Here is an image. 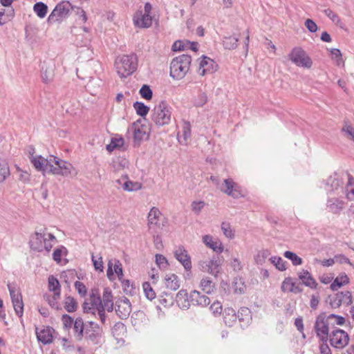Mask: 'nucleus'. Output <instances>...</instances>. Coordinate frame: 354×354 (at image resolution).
Instances as JSON below:
<instances>
[{
    "label": "nucleus",
    "mask_w": 354,
    "mask_h": 354,
    "mask_svg": "<svg viewBox=\"0 0 354 354\" xmlns=\"http://www.w3.org/2000/svg\"><path fill=\"white\" fill-rule=\"evenodd\" d=\"M174 254L177 261H178L186 271L190 272L192 268L191 257L187 250L183 245L176 247L174 251Z\"/></svg>",
    "instance_id": "16"
},
{
    "label": "nucleus",
    "mask_w": 354,
    "mask_h": 354,
    "mask_svg": "<svg viewBox=\"0 0 354 354\" xmlns=\"http://www.w3.org/2000/svg\"><path fill=\"white\" fill-rule=\"evenodd\" d=\"M271 252L268 249H262L259 250L254 255V261L257 265L263 266L267 259H270Z\"/></svg>",
    "instance_id": "40"
},
{
    "label": "nucleus",
    "mask_w": 354,
    "mask_h": 354,
    "mask_svg": "<svg viewBox=\"0 0 354 354\" xmlns=\"http://www.w3.org/2000/svg\"><path fill=\"white\" fill-rule=\"evenodd\" d=\"M57 243L56 237L45 229L35 231L29 239V245L32 250L48 254L53 246Z\"/></svg>",
    "instance_id": "1"
},
{
    "label": "nucleus",
    "mask_w": 354,
    "mask_h": 354,
    "mask_svg": "<svg viewBox=\"0 0 354 354\" xmlns=\"http://www.w3.org/2000/svg\"><path fill=\"white\" fill-rule=\"evenodd\" d=\"M44 297L45 300L47 301L48 304L52 308H55V309H59V306L58 300L59 299V298L55 297V293H53V295L52 296L49 295L48 294H46L44 296Z\"/></svg>",
    "instance_id": "60"
},
{
    "label": "nucleus",
    "mask_w": 354,
    "mask_h": 354,
    "mask_svg": "<svg viewBox=\"0 0 354 354\" xmlns=\"http://www.w3.org/2000/svg\"><path fill=\"white\" fill-rule=\"evenodd\" d=\"M270 262L275 266V268L280 270L284 271L286 270V262L280 257H271L270 258Z\"/></svg>",
    "instance_id": "55"
},
{
    "label": "nucleus",
    "mask_w": 354,
    "mask_h": 354,
    "mask_svg": "<svg viewBox=\"0 0 354 354\" xmlns=\"http://www.w3.org/2000/svg\"><path fill=\"white\" fill-rule=\"evenodd\" d=\"M133 107L136 113L141 117L147 116L149 111V107L145 105L143 102H136L133 103Z\"/></svg>",
    "instance_id": "47"
},
{
    "label": "nucleus",
    "mask_w": 354,
    "mask_h": 354,
    "mask_svg": "<svg viewBox=\"0 0 354 354\" xmlns=\"http://www.w3.org/2000/svg\"><path fill=\"white\" fill-rule=\"evenodd\" d=\"M102 309L103 312L105 313V310L108 312H111L113 309V296L111 294V291L109 288H104L102 296Z\"/></svg>",
    "instance_id": "33"
},
{
    "label": "nucleus",
    "mask_w": 354,
    "mask_h": 354,
    "mask_svg": "<svg viewBox=\"0 0 354 354\" xmlns=\"http://www.w3.org/2000/svg\"><path fill=\"white\" fill-rule=\"evenodd\" d=\"M205 205V203L203 201H194L191 204V209L194 214L198 215L201 213Z\"/></svg>",
    "instance_id": "61"
},
{
    "label": "nucleus",
    "mask_w": 354,
    "mask_h": 354,
    "mask_svg": "<svg viewBox=\"0 0 354 354\" xmlns=\"http://www.w3.org/2000/svg\"><path fill=\"white\" fill-rule=\"evenodd\" d=\"M116 306L117 315L122 319H127L131 312V305L129 300L127 298L122 299L117 301Z\"/></svg>",
    "instance_id": "25"
},
{
    "label": "nucleus",
    "mask_w": 354,
    "mask_h": 354,
    "mask_svg": "<svg viewBox=\"0 0 354 354\" xmlns=\"http://www.w3.org/2000/svg\"><path fill=\"white\" fill-rule=\"evenodd\" d=\"M48 288L49 291L55 293V297L60 298V284L57 279L53 275L49 276L48 279Z\"/></svg>",
    "instance_id": "37"
},
{
    "label": "nucleus",
    "mask_w": 354,
    "mask_h": 354,
    "mask_svg": "<svg viewBox=\"0 0 354 354\" xmlns=\"http://www.w3.org/2000/svg\"><path fill=\"white\" fill-rule=\"evenodd\" d=\"M189 298L190 301L194 306L205 307L210 303L209 298L205 295H202L198 290L192 291L189 295Z\"/></svg>",
    "instance_id": "26"
},
{
    "label": "nucleus",
    "mask_w": 354,
    "mask_h": 354,
    "mask_svg": "<svg viewBox=\"0 0 354 354\" xmlns=\"http://www.w3.org/2000/svg\"><path fill=\"white\" fill-rule=\"evenodd\" d=\"M326 207L329 212L333 214H339L344 208V202L337 198H328Z\"/></svg>",
    "instance_id": "31"
},
{
    "label": "nucleus",
    "mask_w": 354,
    "mask_h": 354,
    "mask_svg": "<svg viewBox=\"0 0 354 354\" xmlns=\"http://www.w3.org/2000/svg\"><path fill=\"white\" fill-rule=\"evenodd\" d=\"M172 108L165 101L156 104L151 113V120L157 126H164L169 124L171 118Z\"/></svg>",
    "instance_id": "4"
},
{
    "label": "nucleus",
    "mask_w": 354,
    "mask_h": 354,
    "mask_svg": "<svg viewBox=\"0 0 354 354\" xmlns=\"http://www.w3.org/2000/svg\"><path fill=\"white\" fill-rule=\"evenodd\" d=\"M155 261L157 266L162 270H165L169 267V263L167 258L160 254H156Z\"/></svg>",
    "instance_id": "52"
},
{
    "label": "nucleus",
    "mask_w": 354,
    "mask_h": 354,
    "mask_svg": "<svg viewBox=\"0 0 354 354\" xmlns=\"http://www.w3.org/2000/svg\"><path fill=\"white\" fill-rule=\"evenodd\" d=\"M328 340L333 348L343 349L348 344L350 337L346 331L337 328L331 331Z\"/></svg>",
    "instance_id": "11"
},
{
    "label": "nucleus",
    "mask_w": 354,
    "mask_h": 354,
    "mask_svg": "<svg viewBox=\"0 0 354 354\" xmlns=\"http://www.w3.org/2000/svg\"><path fill=\"white\" fill-rule=\"evenodd\" d=\"M239 39L234 37H224L223 39V46L225 49H234L238 46Z\"/></svg>",
    "instance_id": "49"
},
{
    "label": "nucleus",
    "mask_w": 354,
    "mask_h": 354,
    "mask_svg": "<svg viewBox=\"0 0 354 354\" xmlns=\"http://www.w3.org/2000/svg\"><path fill=\"white\" fill-rule=\"evenodd\" d=\"M288 59L298 67L310 68L313 60L307 53L301 47H295L289 53Z\"/></svg>",
    "instance_id": "6"
},
{
    "label": "nucleus",
    "mask_w": 354,
    "mask_h": 354,
    "mask_svg": "<svg viewBox=\"0 0 354 354\" xmlns=\"http://www.w3.org/2000/svg\"><path fill=\"white\" fill-rule=\"evenodd\" d=\"M162 219V213L158 207H153L147 215V225L149 231L156 232L160 227V221Z\"/></svg>",
    "instance_id": "17"
},
{
    "label": "nucleus",
    "mask_w": 354,
    "mask_h": 354,
    "mask_svg": "<svg viewBox=\"0 0 354 354\" xmlns=\"http://www.w3.org/2000/svg\"><path fill=\"white\" fill-rule=\"evenodd\" d=\"M152 6L150 3L145 4L143 10H138L133 16L134 25L139 28H149L152 24V17L151 15Z\"/></svg>",
    "instance_id": "9"
},
{
    "label": "nucleus",
    "mask_w": 354,
    "mask_h": 354,
    "mask_svg": "<svg viewBox=\"0 0 354 354\" xmlns=\"http://www.w3.org/2000/svg\"><path fill=\"white\" fill-rule=\"evenodd\" d=\"M326 185L330 187L328 191H335L342 185V181L337 174H335L327 179Z\"/></svg>",
    "instance_id": "44"
},
{
    "label": "nucleus",
    "mask_w": 354,
    "mask_h": 354,
    "mask_svg": "<svg viewBox=\"0 0 354 354\" xmlns=\"http://www.w3.org/2000/svg\"><path fill=\"white\" fill-rule=\"evenodd\" d=\"M342 131L345 133L347 137L354 140V128L348 122L344 123Z\"/></svg>",
    "instance_id": "64"
},
{
    "label": "nucleus",
    "mask_w": 354,
    "mask_h": 354,
    "mask_svg": "<svg viewBox=\"0 0 354 354\" xmlns=\"http://www.w3.org/2000/svg\"><path fill=\"white\" fill-rule=\"evenodd\" d=\"M199 268L203 272H207L214 277L219 273L221 266L220 260L216 257H213L209 260H201L198 263Z\"/></svg>",
    "instance_id": "15"
},
{
    "label": "nucleus",
    "mask_w": 354,
    "mask_h": 354,
    "mask_svg": "<svg viewBox=\"0 0 354 354\" xmlns=\"http://www.w3.org/2000/svg\"><path fill=\"white\" fill-rule=\"evenodd\" d=\"M52 162L50 167V174L67 176L73 173L74 167L70 162L62 160L55 156H50Z\"/></svg>",
    "instance_id": "7"
},
{
    "label": "nucleus",
    "mask_w": 354,
    "mask_h": 354,
    "mask_svg": "<svg viewBox=\"0 0 354 354\" xmlns=\"http://www.w3.org/2000/svg\"><path fill=\"white\" fill-rule=\"evenodd\" d=\"M196 107H202L208 101V97L207 93L202 91L201 89L198 90L197 95H194L192 100Z\"/></svg>",
    "instance_id": "41"
},
{
    "label": "nucleus",
    "mask_w": 354,
    "mask_h": 354,
    "mask_svg": "<svg viewBox=\"0 0 354 354\" xmlns=\"http://www.w3.org/2000/svg\"><path fill=\"white\" fill-rule=\"evenodd\" d=\"M62 321L65 329L71 328L75 322L70 315L66 314L62 315Z\"/></svg>",
    "instance_id": "63"
},
{
    "label": "nucleus",
    "mask_w": 354,
    "mask_h": 354,
    "mask_svg": "<svg viewBox=\"0 0 354 354\" xmlns=\"http://www.w3.org/2000/svg\"><path fill=\"white\" fill-rule=\"evenodd\" d=\"M202 239L203 243L214 252L219 254L223 252L224 247L219 239L214 238L211 235H204Z\"/></svg>",
    "instance_id": "22"
},
{
    "label": "nucleus",
    "mask_w": 354,
    "mask_h": 354,
    "mask_svg": "<svg viewBox=\"0 0 354 354\" xmlns=\"http://www.w3.org/2000/svg\"><path fill=\"white\" fill-rule=\"evenodd\" d=\"M164 284L167 289L176 291L180 286V280L176 274L168 273L164 277Z\"/></svg>",
    "instance_id": "29"
},
{
    "label": "nucleus",
    "mask_w": 354,
    "mask_h": 354,
    "mask_svg": "<svg viewBox=\"0 0 354 354\" xmlns=\"http://www.w3.org/2000/svg\"><path fill=\"white\" fill-rule=\"evenodd\" d=\"M221 227L225 237L230 239H233L235 237V231L228 222H223Z\"/></svg>",
    "instance_id": "51"
},
{
    "label": "nucleus",
    "mask_w": 354,
    "mask_h": 354,
    "mask_svg": "<svg viewBox=\"0 0 354 354\" xmlns=\"http://www.w3.org/2000/svg\"><path fill=\"white\" fill-rule=\"evenodd\" d=\"M142 288L145 295L148 299L152 300L156 297V293L149 282L143 283Z\"/></svg>",
    "instance_id": "58"
},
{
    "label": "nucleus",
    "mask_w": 354,
    "mask_h": 354,
    "mask_svg": "<svg viewBox=\"0 0 354 354\" xmlns=\"http://www.w3.org/2000/svg\"><path fill=\"white\" fill-rule=\"evenodd\" d=\"M75 335L78 339L83 337L84 324L82 318H77L73 325Z\"/></svg>",
    "instance_id": "43"
},
{
    "label": "nucleus",
    "mask_w": 354,
    "mask_h": 354,
    "mask_svg": "<svg viewBox=\"0 0 354 354\" xmlns=\"http://www.w3.org/2000/svg\"><path fill=\"white\" fill-rule=\"evenodd\" d=\"M130 130L132 131L135 144H140L141 141L147 140L149 137L148 127L142 124L140 120L133 123Z\"/></svg>",
    "instance_id": "14"
},
{
    "label": "nucleus",
    "mask_w": 354,
    "mask_h": 354,
    "mask_svg": "<svg viewBox=\"0 0 354 354\" xmlns=\"http://www.w3.org/2000/svg\"><path fill=\"white\" fill-rule=\"evenodd\" d=\"M30 158L32 164L37 171L50 174V167L52 163L50 161V156L47 158H44L39 155H31Z\"/></svg>",
    "instance_id": "19"
},
{
    "label": "nucleus",
    "mask_w": 354,
    "mask_h": 354,
    "mask_svg": "<svg viewBox=\"0 0 354 354\" xmlns=\"http://www.w3.org/2000/svg\"><path fill=\"white\" fill-rule=\"evenodd\" d=\"M141 97L147 100L152 98L153 92L150 87L147 85H143L139 91Z\"/></svg>",
    "instance_id": "62"
},
{
    "label": "nucleus",
    "mask_w": 354,
    "mask_h": 354,
    "mask_svg": "<svg viewBox=\"0 0 354 354\" xmlns=\"http://www.w3.org/2000/svg\"><path fill=\"white\" fill-rule=\"evenodd\" d=\"M82 307L84 313L93 315L97 313L102 323L104 324L105 322L106 316L105 313L103 312L102 302L97 294L92 292L89 298L84 301Z\"/></svg>",
    "instance_id": "5"
},
{
    "label": "nucleus",
    "mask_w": 354,
    "mask_h": 354,
    "mask_svg": "<svg viewBox=\"0 0 354 354\" xmlns=\"http://www.w3.org/2000/svg\"><path fill=\"white\" fill-rule=\"evenodd\" d=\"M124 144L123 138L120 135H115L111 140V142L106 145V149L108 151L112 152L115 149H120Z\"/></svg>",
    "instance_id": "38"
},
{
    "label": "nucleus",
    "mask_w": 354,
    "mask_h": 354,
    "mask_svg": "<svg viewBox=\"0 0 354 354\" xmlns=\"http://www.w3.org/2000/svg\"><path fill=\"white\" fill-rule=\"evenodd\" d=\"M191 62V56L185 54L174 58L170 64L171 77L176 80L183 78L189 69Z\"/></svg>",
    "instance_id": "3"
},
{
    "label": "nucleus",
    "mask_w": 354,
    "mask_h": 354,
    "mask_svg": "<svg viewBox=\"0 0 354 354\" xmlns=\"http://www.w3.org/2000/svg\"><path fill=\"white\" fill-rule=\"evenodd\" d=\"M64 306L68 313H73L77 309V303L72 297H66L64 299Z\"/></svg>",
    "instance_id": "48"
},
{
    "label": "nucleus",
    "mask_w": 354,
    "mask_h": 354,
    "mask_svg": "<svg viewBox=\"0 0 354 354\" xmlns=\"http://www.w3.org/2000/svg\"><path fill=\"white\" fill-rule=\"evenodd\" d=\"M298 277L306 286L309 287L311 289L317 288V283L308 270H302L299 272Z\"/></svg>",
    "instance_id": "30"
},
{
    "label": "nucleus",
    "mask_w": 354,
    "mask_h": 354,
    "mask_svg": "<svg viewBox=\"0 0 354 354\" xmlns=\"http://www.w3.org/2000/svg\"><path fill=\"white\" fill-rule=\"evenodd\" d=\"M198 42H191L187 40H178L174 43L172 46V50L174 51H180L191 49L192 50L196 52L198 50Z\"/></svg>",
    "instance_id": "28"
},
{
    "label": "nucleus",
    "mask_w": 354,
    "mask_h": 354,
    "mask_svg": "<svg viewBox=\"0 0 354 354\" xmlns=\"http://www.w3.org/2000/svg\"><path fill=\"white\" fill-rule=\"evenodd\" d=\"M53 328L50 327H43L36 328V335L38 340L44 344H47L53 341Z\"/></svg>",
    "instance_id": "27"
},
{
    "label": "nucleus",
    "mask_w": 354,
    "mask_h": 354,
    "mask_svg": "<svg viewBox=\"0 0 354 354\" xmlns=\"http://www.w3.org/2000/svg\"><path fill=\"white\" fill-rule=\"evenodd\" d=\"M330 55L331 59L334 62L336 66L339 67H344V61L342 58L341 51L337 48L330 49Z\"/></svg>",
    "instance_id": "42"
},
{
    "label": "nucleus",
    "mask_w": 354,
    "mask_h": 354,
    "mask_svg": "<svg viewBox=\"0 0 354 354\" xmlns=\"http://www.w3.org/2000/svg\"><path fill=\"white\" fill-rule=\"evenodd\" d=\"M220 190L234 198H240L246 195V191L232 178L225 179Z\"/></svg>",
    "instance_id": "10"
},
{
    "label": "nucleus",
    "mask_w": 354,
    "mask_h": 354,
    "mask_svg": "<svg viewBox=\"0 0 354 354\" xmlns=\"http://www.w3.org/2000/svg\"><path fill=\"white\" fill-rule=\"evenodd\" d=\"M114 273L118 276L119 280H122L123 278V270L122 263L119 260L111 259L108 262V268L106 270L107 277L110 280H114Z\"/></svg>",
    "instance_id": "21"
},
{
    "label": "nucleus",
    "mask_w": 354,
    "mask_h": 354,
    "mask_svg": "<svg viewBox=\"0 0 354 354\" xmlns=\"http://www.w3.org/2000/svg\"><path fill=\"white\" fill-rule=\"evenodd\" d=\"M8 288L10 292L12 306L17 315L21 317L24 314V302L22 295L19 289L13 284L8 283Z\"/></svg>",
    "instance_id": "13"
},
{
    "label": "nucleus",
    "mask_w": 354,
    "mask_h": 354,
    "mask_svg": "<svg viewBox=\"0 0 354 354\" xmlns=\"http://www.w3.org/2000/svg\"><path fill=\"white\" fill-rule=\"evenodd\" d=\"M237 317L240 322L248 324L251 320L250 309L248 308H241L238 312Z\"/></svg>",
    "instance_id": "50"
},
{
    "label": "nucleus",
    "mask_w": 354,
    "mask_h": 354,
    "mask_svg": "<svg viewBox=\"0 0 354 354\" xmlns=\"http://www.w3.org/2000/svg\"><path fill=\"white\" fill-rule=\"evenodd\" d=\"M73 8L69 1H62L59 3L51 12L47 19L48 24H53L56 21H62L68 17L70 11Z\"/></svg>",
    "instance_id": "8"
},
{
    "label": "nucleus",
    "mask_w": 354,
    "mask_h": 354,
    "mask_svg": "<svg viewBox=\"0 0 354 354\" xmlns=\"http://www.w3.org/2000/svg\"><path fill=\"white\" fill-rule=\"evenodd\" d=\"M217 64L213 59L203 55L199 61L198 73L201 76H204L207 73H213L217 70Z\"/></svg>",
    "instance_id": "18"
},
{
    "label": "nucleus",
    "mask_w": 354,
    "mask_h": 354,
    "mask_svg": "<svg viewBox=\"0 0 354 354\" xmlns=\"http://www.w3.org/2000/svg\"><path fill=\"white\" fill-rule=\"evenodd\" d=\"M129 165V161L124 158H117L113 161L114 171H120L127 168Z\"/></svg>",
    "instance_id": "45"
},
{
    "label": "nucleus",
    "mask_w": 354,
    "mask_h": 354,
    "mask_svg": "<svg viewBox=\"0 0 354 354\" xmlns=\"http://www.w3.org/2000/svg\"><path fill=\"white\" fill-rule=\"evenodd\" d=\"M237 314L232 308H225L223 311V321L227 326H232L237 321Z\"/></svg>",
    "instance_id": "35"
},
{
    "label": "nucleus",
    "mask_w": 354,
    "mask_h": 354,
    "mask_svg": "<svg viewBox=\"0 0 354 354\" xmlns=\"http://www.w3.org/2000/svg\"><path fill=\"white\" fill-rule=\"evenodd\" d=\"M346 196L349 201H354V178L351 176L346 187Z\"/></svg>",
    "instance_id": "54"
},
{
    "label": "nucleus",
    "mask_w": 354,
    "mask_h": 354,
    "mask_svg": "<svg viewBox=\"0 0 354 354\" xmlns=\"http://www.w3.org/2000/svg\"><path fill=\"white\" fill-rule=\"evenodd\" d=\"M324 14L336 25L342 26V21L339 17L330 9H326Z\"/></svg>",
    "instance_id": "59"
},
{
    "label": "nucleus",
    "mask_w": 354,
    "mask_h": 354,
    "mask_svg": "<svg viewBox=\"0 0 354 354\" xmlns=\"http://www.w3.org/2000/svg\"><path fill=\"white\" fill-rule=\"evenodd\" d=\"M115 182L126 192H136L141 189L142 187L141 183L130 180L127 174L122 175Z\"/></svg>",
    "instance_id": "20"
},
{
    "label": "nucleus",
    "mask_w": 354,
    "mask_h": 354,
    "mask_svg": "<svg viewBox=\"0 0 354 354\" xmlns=\"http://www.w3.org/2000/svg\"><path fill=\"white\" fill-rule=\"evenodd\" d=\"M33 11L40 19L46 17L48 12V6L43 2H37L33 6Z\"/></svg>",
    "instance_id": "46"
},
{
    "label": "nucleus",
    "mask_w": 354,
    "mask_h": 354,
    "mask_svg": "<svg viewBox=\"0 0 354 354\" xmlns=\"http://www.w3.org/2000/svg\"><path fill=\"white\" fill-rule=\"evenodd\" d=\"M67 254V250L65 247L61 245L58 248H55L53 253V259L57 263H60L62 261V257L63 256H66Z\"/></svg>",
    "instance_id": "53"
},
{
    "label": "nucleus",
    "mask_w": 354,
    "mask_h": 354,
    "mask_svg": "<svg viewBox=\"0 0 354 354\" xmlns=\"http://www.w3.org/2000/svg\"><path fill=\"white\" fill-rule=\"evenodd\" d=\"M328 321L325 313L319 314L315 323V333L321 341H328L330 333H328Z\"/></svg>",
    "instance_id": "12"
},
{
    "label": "nucleus",
    "mask_w": 354,
    "mask_h": 354,
    "mask_svg": "<svg viewBox=\"0 0 354 354\" xmlns=\"http://www.w3.org/2000/svg\"><path fill=\"white\" fill-rule=\"evenodd\" d=\"M10 175V169L4 160H0V183L4 181Z\"/></svg>",
    "instance_id": "57"
},
{
    "label": "nucleus",
    "mask_w": 354,
    "mask_h": 354,
    "mask_svg": "<svg viewBox=\"0 0 354 354\" xmlns=\"http://www.w3.org/2000/svg\"><path fill=\"white\" fill-rule=\"evenodd\" d=\"M176 301L178 306L183 310L188 309L190 306V304L192 303L187 292L183 289L178 291L176 294Z\"/></svg>",
    "instance_id": "32"
},
{
    "label": "nucleus",
    "mask_w": 354,
    "mask_h": 354,
    "mask_svg": "<svg viewBox=\"0 0 354 354\" xmlns=\"http://www.w3.org/2000/svg\"><path fill=\"white\" fill-rule=\"evenodd\" d=\"M283 256L290 259L294 266H299L303 263L301 258L292 252L286 251Z\"/></svg>",
    "instance_id": "56"
},
{
    "label": "nucleus",
    "mask_w": 354,
    "mask_h": 354,
    "mask_svg": "<svg viewBox=\"0 0 354 354\" xmlns=\"http://www.w3.org/2000/svg\"><path fill=\"white\" fill-rule=\"evenodd\" d=\"M349 283V278L345 273L339 274L330 284V289L333 291L337 290L342 286Z\"/></svg>",
    "instance_id": "39"
},
{
    "label": "nucleus",
    "mask_w": 354,
    "mask_h": 354,
    "mask_svg": "<svg viewBox=\"0 0 354 354\" xmlns=\"http://www.w3.org/2000/svg\"><path fill=\"white\" fill-rule=\"evenodd\" d=\"M118 74L124 78L131 75L137 68L138 59L135 54L124 55L115 62Z\"/></svg>",
    "instance_id": "2"
},
{
    "label": "nucleus",
    "mask_w": 354,
    "mask_h": 354,
    "mask_svg": "<svg viewBox=\"0 0 354 354\" xmlns=\"http://www.w3.org/2000/svg\"><path fill=\"white\" fill-rule=\"evenodd\" d=\"M281 291L283 292H292L295 294L301 293L303 290L297 284L295 279L292 277H286L281 286Z\"/></svg>",
    "instance_id": "23"
},
{
    "label": "nucleus",
    "mask_w": 354,
    "mask_h": 354,
    "mask_svg": "<svg viewBox=\"0 0 354 354\" xmlns=\"http://www.w3.org/2000/svg\"><path fill=\"white\" fill-rule=\"evenodd\" d=\"M342 302L346 303V305H350L352 303V295L351 292L346 291L345 292L337 293L335 296L330 299V304L333 308H338L341 306Z\"/></svg>",
    "instance_id": "24"
},
{
    "label": "nucleus",
    "mask_w": 354,
    "mask_h": 354,
    "mask_svg": "<svg viewBox=\"0 0 354 354\" xmlns=\"http://www.w3.org/2000/svg\"><path fill=\"white\" fill-rule=\"evenodd\" d=\"M199 288L206 294H212L215 289V284L208 277H203L200 283Z\"/></svg>",
    "instance_id": "36"
},
{
    "label": "nucleus",
    "mask_w": 354,
    "mask_h": 354,
    "mask_svg": "<svg viewBox=\"0 0 354 354\" xmlns=\"http://www.w3.org/2000/svg\"><path fill=\"white\" fill-rule=\"evenodd\" d=\"M191 136V124L188 121L183 122L181 133L178 134V140L181 145H187Z\"/></svg>",
    "instance_id": "34"
}]
</instances>
